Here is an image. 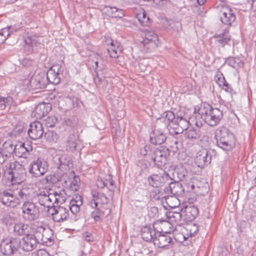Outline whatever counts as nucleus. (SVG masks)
I'll list each match as a JSON object with an SVG mask.
<instances>
[{
    "instance_id": "obj_1",
    "label": "nucleus",
    "mask_w": 256,
    "mask_h": 256,
    "mask_svg": "<svg viewBox=\"0 0 256 256\" xmlns=\"http://www.w3.org/2000/svg\"><path fill=\"white\" fill-rule=\"evenodd\" d=\"M12 191L4 190L0 192V202L6 206L14 208L19 205L21 200L24 202L29 201L30 198V188L22 185L12 188Z\"/></svg>"
},
{
    "instance_id": "obj_2",
    "label": "nucleus",
    "mask_w": 256,
    "mask_h": 256,
    "mask_svg": "<svg viewBox=\"0 0 256 256\" xmlns=\"http://www.w3.org/2000/svg\"><path fill=\"white\" fill-rule=\"evenodd\" d=\"M188 204H184L181 208V212H166V220H158L159 224H161L162 227L166 229L168 227L172 230H174L172 222L178 223L182 219L186 223L192 222V206L190 203V198H188Z\"/></svg>"
},
{
    "instance_id": "obj_3",
    "label": "nucleus",
    "mask_w": 256,
    "mask_h": 256,
    "mask_svg": "<svg viewBox=\"0 0 256 256\" xmlns=\"http://www.w3.org/2000/svg\"><path fill=\"white\" fill-rule=\"evenodd\" d=\"M217 146L226 151H230L235 146L234 134L226 127L218 128L215 132Z\"/></svg>"
},
{
    "instance_id": "obj_4",
    "label": "nucleus",
    "mask_w": 256,
    "mask_h": 256,
    "mask_svg": "<svg viewBox=\"0 0 256 256\" xmlns=\"http://www.w3.org/2000/svg\"><path fill=\"white\" fill-rule=\"evenodd\" d=\"M172 179L168 183V186L164 188V192H166L168 195L166 198V202L168 206L170 207H176V206H171L169 204V202L170 199L173 198V196H182L184 194L185 190L188 192H190L192 190V184L190 183L187 184L186 182H184L183 187L182 184L177 182L176 181L172 182Z\"/></svg>"
},
{
    "instance_id": "obj_5",
    "label": "nucleus",
    "mask_w": 256,
    "mask_h": 256,
    "mask_svg": "<svg viewBox=\"0 0 256 256\" xmlns=\"http://www.w3.org/2000/svg\"><path fill=\"white\" fill-rule=\"evenodd\" d=\"M60 195L56 192H50V190H40L37 194V198L40 205L46 207L48 210L54 206V204H58Z\"/></svg>"
},
{
    "instance_id": "obj_6",
    "label": "nucleus",
    "mask_w": 256,
    "mask_h": 256,
    "mask_svg": "<svg viewBox=\"0 0 256 256\" xmlns=\"http://www.w3.org/2000/svg\"><path fill=\"white\" fill-rule=\"evenodd\" d=\"M21 246L19 238L10 237L3 240L0 244V252L8 256L14 255Z\"/></svg>"
},
{
    "instance_id": "obj_7",
    "label": "nucleus",
    "mask_w": 256,
    "mask_h": 256,
    "mask_svg": "<svg viewBox=\"0 0 256 256\" xmlns=\"http://www.w3.org/2000/svg\"><path fill=\"white\" fill-rule=\"evenodd\" d=\"M48 166V164L45 160L42 158H38L30 164L28 172L32 177L39 178L46 172Z\"/></svg>"
},
{
    "instance_id": "obj_8",
    "label": "nucleus",
    "mask_w": 256,
    "mask_h": 256,
    "mask_svg": "<svg viewBox=\"0 0 256 256\" xmlns=\"http://www.w3.org/2000/svg\"><path fill=\"white\" fill-rule=\"evenodd\" d=\"M169 154L168 148L160 146L158 148H154L151 156V160L158 168H160L166 164Z\"/></svg>"
},
{
    "instance_id": "obj_9",
    "label": "nucleus",
    "mask_w": 256,
    "mask_h": 256,
    "mask_svg": "<svg viewBox=\"0 0 256 256\" xmlns=\"http://www.w3.org/2000/svg\"><path fill=\"white\" fill-rule=\"evenodd\" d=\"M22 210L24 217L29 221L34 220L38 217V208L32 202H24L22 206Z\"/></svg>"
},
{
    "instance_id": "obj_10",
    "label": "nucleus",
    "mask_w": 256,
    "mask_h": 256,
    "mask_svg": "<svg viewBox=\"0 0 256 256\" xmlns=\"http://www.w3.org/2000/svg\"><path fill=\"white\" fill-rule=\"evenodd\" d=\"M212 158L210 152L206 148H201L196 154L194 162L198 167L202 168L210 163Z\"/></svg>"
},
{
    "instance_id": "obj_11",
    "label": "nucleus",
    "mask_w": 256,
    "mask_h": 256,
    "mask_svg": "<svg viewBox=\"0 0 256 256\" xmlns=\"http://www.w3.org/2000/svg\"><path fill=\"white\" fill-rule=\"evenodd\" d=\"M172 231V230L170 229L168 230H166L164 232L163 228H162L161 231L158 230L156 234L154 239L153 242L154 246L159 248H164L168 246L172 242V238L168 234H170Z\"/></svg>"
},
{
    "instance_id": "obj_12",
    "label": "nucleus",
    "mask_w": 256,
    "mask_h": 256,
    "mask_svg": "<svg viewBox=\"0 0 256 256\" xmlns=\"http://www.w3.org/2000/svg\"><path fill=\"white\" fill-rule=\"evenodd\" d=\"M5 177L8 180V184L11 188L18 186L26 180V172L24 170L12 174H6Z\"/></svg>"
},
{
    "instance_id": "obj_13",
    "label": "nucleus",
    "mask_w": 256,
    "mask_h": 256,
    "mask_svg": "<svg viewBox=\"0 0 256 256\" xmlns=\"http://www.w3.org/2000/svg\"><path fill=\"white\" fill-rule=\"evenodd\" d=\"M172 180L168 174L166 172L162 174H154L150 176L148 180L150 186L154 188H158L166 183H169Z\"/></svg>"
},
{
    "instance_id": "obj_14",
    "label": "nucleus",
    "mask_w": 256,
    "mask_h": 256,
    "mask_svg": "<svg viewBox=\"0 0 256 256\" xmlns=\"http://www.w3.org/2000/svg\"><path fill=\"white\" fill-rule=\"evenodd\" d=\"M222 116V112L220 109L212 108L206 118H204V122L210 126H215L218 124Z\"/></svg>"
},
{
    "instance_id": "obj_15",
    "label": "nucleus",
    "mask_w": 256,
    "mask_h": 256,
    "mask_svg": "<svg viewBox=\"0 0 256 256\" xmlns=\"http://www.w3.org/2000/svg\"><path fill=\"white\" fill-rule=\"evenodd\" d=\"M62 66L60 64H54L47 72V80L52 84H57L60 82Z\"/></svg>"
},
{
    "instance_id": "obj_16",
    "label": "nucleus",
    "mask_w": 256,
    "mask_h": 256,
    "mask_svg": "<svg viewBox=\"0 0 256 256\" xmlns=\"http://www.w3.org/2000/svg\"><path fill=\"white\" fill-rule=\"evenodd\" d=\"M160 220H157L153 224V228L150 226H143L141 229V236L142 238L147 242H154V239L158 232V225Z\"/></svg>"
},
{
    "instance_id": "obj_17",
    "label": "nucleus",
    "mask_w": 256,
    "mask_h": 256,
    "mask_svg": "<svg viewBox=\"0 0 256 256\" xmlns=\"http://www.w3.org/2000/svg\"><path fill=\"white\" fill-rule=\"evenodd\" d=\"M44 134L42 124L40 122L36 121L30 124V128L28 130V134L31 139L34 140L40 139Z\"/></svg>"
},
{
    "instance_id": "obj_18",
    "label": "nucleus",
    "mask_w": 256,
    "mask_h": 256,
    "mask_svg": "<svg viewBox=\"0 0 256 256\" xmlns=\"http://www.w3.org/2000/svg\"><path fill=\"white\" fill-rule=\"evenodd\" d=\"M51 210H52V218L56 222H60L66 220L69 215L68 210L63 206L56 208L54 206Z\"/></svg>"
},
{
    "instance_id": "obj_19",
    "label": "nucleus",
    "mask_w": 256,
    "mask_h": 256,
    "mask_svg": "<svg viewBox=\"0 0 256 256\" xmlns=\"http://www.w3.org/2000/svg\"><path fill=\"white\" fill-rule=\"evenodd\" d=\"M29 82L30 87L34 90L44 88L46 84L44 73L34 74Z\"/></svg>"
},
{
    "instance_id": "obj_20",
    "label": "nucleus",
    "mask_w": 256,
    "mask_h": 256,
    "mask_svg": "<svg viewBox=\"0 0 256 256\" xmlns=\"http://www.w3.org/2000/svg\"><path fill=\"white\" fill-rule=\"evenodd\" d=\"M212 108L210 105L206 102L195 106L194 112V116H193V117H195V120L200 121L202 120L204 122V118H206Z\"/></svg>"
},
{
    "instance_id": "obj_21",
    "label": "nucleus",
    "mask_w": 256,
    "mask_h": 256,
    "mask_svg": "<svg viewBox=\"0 0 256 256\" xmlns=\"http://www.w3.org/2000/svg\"><path fill=\"white\" fill-rule=\"evenodd\" d=\"M52 110V105L50 103L42 102L38 104L32 114L36 119H42Z\"/></svg>"
},
{
    "instance_id": "obj_22",
    "label": "nucleus",
    "mask_w": 256,
    "mask_h": 256,
    "mask_svg": "<svg viewBox=\"0 0 256 256\" xmlns=\"http://www.w3.org/2000/svg\"><path fill=\"white\" fill-rule=\"evenodd\" d=\"M191 116L190 114H188V112L182 110H180L176 114V118L179 124V126L182 129V132L188 128Z\"/></svg>"
},
{
    "instance_id": "obj_23",
    "label": "nucleus",
    "mask_w": 256,
    "mask_h": 256,
    "mask_svg": "<svg viewBox=\"0 0 256 256\" xmlns=\"http://www.w3.org/2000/svg\"><path fill=\"white\" fill-rule=\"evenodd\" d=\"M92 200L91 202V206L92 208L98 207V203L102 205L101 206L108 204L109 200L104 194L93 190L92 191Z\"/></svg>"
},
{
    "instance_id": "obj_24",
    "label": "nucleus",
    "mask_w": 256,
    "mask_h": 256,
    "mask_svg": "<svg viewBox=\"0 0 256 256\" xmlns=\"http://www.w3.org/2000/svg\"><path fill=\"white\" fill-rule=\"evenodd\" d=\"M38 244L32 234H29L22 238L20 248L24 251L32 252L36 248Z\"/></svg>"
},
{
    "instance_id": "obj_25",
    "label": "nucleus",
    "mask_w": 256,
    "mask_h": 256,
    "mask_svg": "<svg viewBox=\"0 0 256 256\" xmlns=\"http://www.w3.org/2000/svg\"><path fill=\"white\" fill-rule=\"evenodd\" d=\"M220 12V20L223 24L231 26L232 24L235 21L236 16L232 12V10L228 8H224Z\"/></svg>"
},
{
    "instance_id": "obj_26",
    "label": "nucleus",
    "mask_w": 256,
    "mask_h": 256,
    "mask_svg": "<svg viewBox=\"0 0 256 256\" xmlns=\"http://www.w3.org/2000/svg\"><path fill=\"white\" fill-rule=\"evenodd\" d=\"M102 10L103 13L110 18H120L124 16V12L122 9L114 6H105Z\"/></svg>"
},
{
    "instance_id": "obj_27",
    "label": "nucleus",
    "mask_w": 256,
    "mask_h": 256,
    "mask_svg": "<svg viewBox=\"0 0 256 256\" xmlns=\"http://www.w3.org/2000/svg\"><path fill=\"white\" fill-rule=\"evenodd\" d=\"M192 222L186 223L184 226L182 231L183 240L182 244L184 246H188L191 244L192 241V232L191 229V224Z\"/></svg>"
},
{
    "instance_id": "obj_28",
    "label": "nucleus",
    "mask_w": 256,
    "mask_h": 256,
    "mask_svg": "<svg viewBox=\"0 0 256 256\" xmlns=\"http://www.w3.org/2000/svg\"><path fill=\"white\" fill-rule=\"evenodd\" d=\"M166 139L164 133L160 130L154 129L150 134V142L154 144H163Z\"/></svg>"
},
{
    "instance_id": "obj_29",
    "label": "nucleus",
    "mask_w": 256,
    "mask_h": 256,
    "mask_svg": "<svg viewBox=\"0 0 256 256\" xmlns=\"http://www.w3.org/2000/svg\"><path fill=\"white\" fill-rule=\"evenodd\" d=\"M83 204L82 198L81 196L76 195L70 200L69 209L74 214H77L80 210V206Z\"/></svg>"
},
{
    "instance_id": "obj_30",
    "label": "nucleus",
    "mask_w": 256,
    "mask_h": 256,
    "mask_svg": "<svg viewBox=\"0 0 256 256\" xmlns=\"http://www.w3.org/2000/svg\"><path fill=\"white\" fill-rule=\"evenodd\" d=\"M122 46L120 44L113 40L110 43L109 48H108V52L111 58H116L121 54L122 52Z\"/></svg>"
},
{
    "instance_id": "obj_31",
    "label": "nucleus",
    "mask_w": 256,
    "mask_h": 256,
    "mask_svg": "<svg viewBox=\"0 0 256 256\" xmlns=\"http://www.w3.org/2000/svg\"><path fill=\"white\" fill-rule=\"evenodd\" d=\"M30 227L28 224L22 222L16 223L14 225V232L18 236L29 234Z\"/></svg>"
},
{
    "instance_id": "obj_32",
    "label": "nucleus",
    "mask_w": 256,
    "mask_h": 256,
    "mask_svg": "<svg viewBox=\"0 0 256 256\" xmlns=\"http://www.w3.org/2000/svg\"><path fill=\"white\" fill-rule=\"evenodd\" d=\"M15 155L18 158H26L29 151L28 149L25 146V144L19 142L14 146Z\"/></svg>"
},
{
    "instance_id": "obj_33",
    "label": "nucleus",
    "mask_w": 256,
    "mask_h": 256,
    "mask_svg": "<svg viewBox=\"0 0 256 256\" xmlns=\"http://www.w3.org/2000/svg\"><path fill=\"white\" fill-rule=\"evenodd\" d=\"M94 210L90 214L91 216L94 219L95 222H98L100 220V216H108L111 212V210L110 208H106L107 210L106 214H105L104 211L103 210V206L100 208L96 207L93 208Z\"/></svg>"
},
{
    "instance_id": "obj_34",
    "label": "nucleus",
    "mask_w": 256,
    "mask_h": 256,
    "mask_svg": "<svg viewBox=\"0 0 256 256\" xmlns=\"http://www.w3.org/2000/svg\"><path fill=\"white\" fill-rule=\"evenodd\" d=\"M44 234H46V229L43 226H40L34 228L33 236L38 244H40L42 240L46 239L44 238Z\"/></svg>"
},
{
    "instance_id": "obj_35",
    "label": "nucleus",
    "mask_w": 256,
    "mask_h": 256,
    "mask_svg": "<svg viewBox=\"0 0 256 256\" xmlns=\"http://www.w3.org/2000/svg\"><path fill=\"white\" fill-rule=\"evenodd\" d=\"M77 136L74 134H70L68 137L66 142V150L74 152L76 150Z\"/></svg>"
},
{
    "instance_id": "obj_36",
    "label": "nucleus",
    "mask_w": 256,
    "mask_h": 256,
    "mask_svg": "<svg viewBox=\"0 0 256 256\" xmlns=\"http://www.w3.org/2000/svg\"><path fill=\"white\" fill-rule=\"evenodd\" d=\"M176 118V116L174 114L172 111H166L164 112L160 118L158 119V122H164V128L170 122L174 121Z\"/></svg>"
},
{
    "instance_id": "obj_37",
    "label": "nucleus",
    "mask_w": 256,
    "mask_h": 256,
    "mask_svg": "<svg viewBox=\"0 0 256 256\" xmlns=\"http://www.w3.org/2000/svg\"><path fill=\"white\" fill-rule=\"evenodd\" d=\"M14 146L13 145L12 142L8 140L2 144L0 150L2 153L4 154V155L6 154L8 158L12 154L14 153Z\"/></svg>"
},
{
    "instance_id": "obj_38",
    "label": "nucleus",
    "mask_w": 256,
    "mask_h": 256,
    "mask_svg": "<svg viewBox=\"0 0 256 256\" xmlns=\"http://www.w3.org/2000/svg\"><path fill=\"white\" fill-rule=\"evenodd\" d=\"M62 174L59 172H52L46 176L45 180L46 182L56 184L62 180Z\"/></svg>"
},
{
    "instance_id": "obj_39",
    "label": "nucleus",
    "mask_w": 256,
    "mask_h": 256,
    "mask_svg": "<svg viewBox=\"0 0 256 256\" xmlns=\"http://www.w3.org/2000/svg\"><path fill=\"white\" fill-rule=\"evenodd\" d=\"M158 40V36L152 32H148L146 34L145 38L140 42L143 44L144 46L150 44H156V42Z\"/></svg>"
},
{
    "instance_id": "obj_40",
    "label": "nucleus",
    "mask_w": 256,
    "mask_h": 256,
    "mask_svg": "<svg viewBox=\"0 0 256 256\" xmlns=\"http://www.w3.org/2000/svg\"><path fill=\"white\" fill-rule=\"evenodd\" d=\"M166 128L170 134H179L182 132V129L179 126V124L176 118L172 122L168 124Z\"/></svg>"
},
{
    "instance_id": "obj_41",
    "label": "nucleus",
    "mask_w": 256,
    "mask_h": 256,
    "mask_svg": "<svg viewBox=\"0 0 256 256\" xmlns=\"http://www.w3.org/2000/svg\"><path fill=\"white\" fill-rule=\"evenodd\" d=\"M203 125L202 120L200 121L196 120L195 128H193V139L200 138L203 132V130L202 128Z\"/></svg>"
},
{
    "instance_id": "obj_42",
    "label": "nucleus",
    "mask_w": 256,
    "mask_h": 256,
    "mask_svg": "<svg viewBox=\"0 0 256 256\" xmlns=\"http://www.w3.org/2000/svg\"><path fill=\"white\" fill-rule=\"evenodd\" d=\"M178 158L181 161L182 164L188 165L190 169V167L192 166V156L191 155L188 154L186 151L180 153Z\"/></svg>"
},
{
    "instance_id": "obj_43",
    "label": "nucleus",
    "mask_w": 256,
    "mask_h": 256,
    "mask_svg": "<svg viewBox=\"0 0 256 256\" xmlns=\"http://www.w3.org/2000/svg\"><path fill=\"white\" fill-rule=\"evenodd\" d=\"M24 168L19 162L15 161L10 164L9 169L8 172L6 174H12L14 172H18L24 170Z\"/></svg>"
},
{
    "instance_id": "obj_44",
    "label": "nucleus",
    "mask_w": 256,
    "mask_h": 256,
    "mask_svg": "<svg viewBox=\"0 0 256 256\" xmlns=\"http://www.w3.org/2000/svg\"><path fill=\"white\" fill-rule=\"evenodd\" d=\"M14 100L12 97H4L0 95V109L3 110L8 106H10L13 103Z\"/></svg>"
},
{
    "instance_id": "obj_45",
    "label": "nucleus",
    "mask_w": 256,
    "mask_h": 256,
    "mask_svg": "<svg viewBox=\"0 0 256 256\" xmlns=\"http://www.w3.org/2000/svg\"><path fill=\"white\" fill-rule=\"evenodd\" d=\"M44 136L46 141L50 142H56L59 138L56 132L49 130L44 133Z\"/></svg>"
},
{
    "instance_id": "obj_46",
    "label": "nucleus",
    "mask_w": 256,
    "mask_h": 256,
    "mask_svg": "<svg viewBox=\"0 0 256 256\" xmlns=\"http://www.w3.org/2000/svg\"><path fill=\"white\" fill-rule=\"evenodd\" d=\"M57 122L58 119L56 116H49L44 120L42 124H44L46 128H53Z\"/></svg>"
},
{
    "instance_id": "obj_47",
    "label": "nucleus",
    "mask_w": 256,
    "mask_h": 256,
    "mask_svg": "<svg viewBox=\"0 0 256 256\" xmlns=\"http://www.w3.org/2000/svg\"><path fill=\"white\" fill-rule=\"evenodd\" d=\"M226 62L230 66L233 68H240L242 66L241 60L236 57H230L227 59Z\"/></svg>"
},
{
    "instance_id": "obj_48",
    "label": "nucleus",
    "mask_w": 256,
    "mask_h": 256,
    "mask_svg": "<svg viewBox=\"0 0 256 256\" xmlns=\"http://www.w3.org/2000/svg\"><path fill=\"white\" fill-rule=\"evenodd\" d=\"M216 42L219 46L223 47L225 44H227L230 40V36L222 34V36H216Z\"/></svg>"
},
{
    "instance_id": "obj_49",
    "label": "nucleus",
    "mask_w": 256,
    "mask_h": 256,
    "mask_svg": "<svg viewBox=\"0 0 256 256\" xmlns=\"http://www.w3.org/2000/svg\"><path fill=\"white\" fill-rule=\"evenodd\" d=\"M154 150V148H152L150 145H146L144 147L140 149V154L141 155L147 156L151 159Z\"/></svg>"
},
{
    "instance_id": "obj_50",
    "label": "nucleus",
    "mask_w": 256,
    "mask_h": 256,
    "mask_svg": "<svg viewBox=\"0 0 256 256\" xmlns=\"http://www.w3.org/2000/svg\"><path fill=\"white\" fill-rule=\"evenodd\" d=\"M137 18L143 26H148L150 24V19L145 12H144L142 14H138Z\"/></svg>"
},
{
    "instance_id": "obj_51",
    "label": "nucleus",
    "mask_w": 256,
    "mask_h": 256,
    "mask_svg": "<svg viewBox=\"0 0 256 256\" xmlns=\"http://www.w3.org/2000/svg\"><path fill=\"white\" fill-rule=\"evenodd\" d=\"M65 161L66 159L64 156H58L54 158V162L57 165V168L59 170L64 168L67 166Z\"/></svg>"
},
{
    "instance_id": "obj_52",
    "label": "nucleus",
    "mask_w": 256,
    "mask_h": 256,
    "mask_svg": "<svg viewBox=\"0 0 256 256\" xmlns=\"http://www.w3.org/2000/svg\"><path fill=\"white\" fill-rule=\"evenodd\" d=\"M26 47H27L29 50H31L32 47L36 44V41L34 38L31 36H28L24 40Z\"/></svg>"
},
{
    "instance_id": "obj_53",
    "label": "nucleus",
    "mask_w": 256,
    "mask_h": 256,
    "mask_svg": "<svg viewBox=\"0 0 256 256\" xmlns=\"http://www.w3.org/2000/svg\"><path fill=\"white\" fill-rule=\"evenodd\" d=\"M204 184L206 185L204 180H203L202 182L201 181L199 182L198 178L193 177V190H195L196 188H206V186H204Z\"/></svg>"
},
{
    "instance_id": "obj_54",
    "label": "nucleus",
    "mask_w": 256,
    "mask_h": 256,
    "mask_svg": "<svg viewBox=\"0 0 256 256\" xmlns=\"http://www.w3.org/2000/svg\"><path fill=\"white\" fill-rule=\"evenodd\" d=\"M13 32L12 26H8L0 30V34L4 37H6V40L11 34Z\"/></svg>"
},
{
    "instance_id": "obj_55",
    "label": "nucleus",
    "mask_w": 256,
    "mask_h": 256,
    "mask_svg": "<svg viewBox=\"0 0 256 256\" xmlns=\"http://www.w3.org/2000/svg\"><path fill=\"white\" fill-rule=\"evenodd\" d=\"M96 73V76L94 78V81L97 86H100L103 84H105L106 81L105 78L103 76L100 77L98 72L95 70Z\"/></svg>"
},
{
    "instance_id": "obj_56",
    "label": "nucleus",
    "mask_w": 256,
    "mask_h": 256,
    "mask_svg": "<svg viewBox=\"0 0 256 256\" xmlns=\"http://www.w3.org/2000/svg\"><path fill=\"white\" fill-rule=\"evenodd\" d=\"M169 146L173 149L174 152H176L179 149L180 144L176 138H172L170 140V144Z\"/></svg>"
},
{
    "instance_id": "obj_57",
    "label": "nucleus",
    "mask_w": 256,
    "mask_h": 256,
    "mask_svg": "<svg viewBox=\"0 0 256 256\" xmlns=\"http://www.w3.org/2000/svg\"><path fill=\"white\" fill-rule=\"evenodd\" d=\"M216 81L220 87H222L225 83L226 82L224 77V76L222 74H221L220 76L216 77Z\"/></svg>"
},
{
    "instance_id": "obj_58",
    "label": "nucleus",
    "mask_w": 256,
    "mask_h": 256,
    "mask_svg": "<svg viewBox=\"0 0 256 256\" xmlns=\"http://www.w3.org/2000/svg\"><path fill=\"white\" fill-rule=\"evenodd\" d=\"M51 234V232L46 230V234H44V238H45L46 240L44 241L42 240V242L40 243V244H47L48 242H51L52 240V236H50Z\"/></svg>"
},
{
    "instance_id": "obj_59",
    "label": "nucleus",
    "mask_w": 256,
    "mask_h": 256,
    "mask_svg": "<svg viewBox=\"0 0 256 256\" xmlns=\"http://www.w3.org/2000/svg\"><path fill=\"white\" fill-rule=\"evenodd\" d=\"M108 180L110 182V186H106L108 190L114 192L115 190L116 186L114 184V182L112 180L111 175H109L108 176Z\"/></svg>"
},
{
    "instance_id": "obj_60",
    "label": "nucleus",
    "mask_w": 256,
    "mask_h": 256,
    "mask_svg": "<svg viewBox=\"0 0 256 256\" xmlns=\"http://www.w3.org/2000/svg\"><path fill=\"white\" fill-rule=\"evenodd\" d=\"M91 58H94V59L92 60L94 62L95 64V66H93V68H94L95 69H96L98 68V59L100 58V56L98 54L94 53L90 56V60L91 59Z\"/></svg>"
},
{
    "instance_id": "obj_61",
    "label": "nucleus",
    "mask_w": 256,
    "mask_h": 256,
    "mask_svg": "<svg viewBox=\"0 0 256 256\" xmlns=\"http://www.w3.org/2000/svg\"><path fill=\"white\" fill-rule=\"evenodd\" d=\"M96 186L98 188L102 189L106 186V182L102 178H98L96 182Z\"/></svg>"
},
{
    "instance_id": "obj_62",
    "label": "nucleus",
    "mask_w": 256,
    "mask_h": 256,
    "mask_svg": "<svg viewBox=\"0 0 256 256\" xmlns=\"http://www.w3.org/2000/svg\"><path fill=\"white\" fill-rule=\"evenodd\" d=\"M223 90H224L226 92L232 93L233 92V89L231 86L226 82L224 86L222 88Z\"/></svg>"
},
{
    "instance_id": "obj_63",
    "label": "nucleus",
    "mask_w": 256,
    "mask_h": 256,
    "mask_svg": "<svg viewBox=\"0 0 256 256\" xmlns=\"http://www.w3.org/2000/svg\"><path fill=\"white\" fill-rule=\"evenodd\" d=\"M84 240L88 242H92L94 240V236L88 232L84 234Z\"/></svg>"
},
{
    "instance_id": "obj_64",
    "label": "nucleus",
    "mask_w": 256,
    "mask_h": 256,
    "mask_svg": "<svg viewBox=\"0 0 256 256\" xmlns=\"http://www.w3.org/2000/svg\"><path fill=\"white\" fill-rule=\"evenodd\" d=\"M36 256H50L49 254L44 249H40L37 251Z\"/></svg>"
}]
</instances>
